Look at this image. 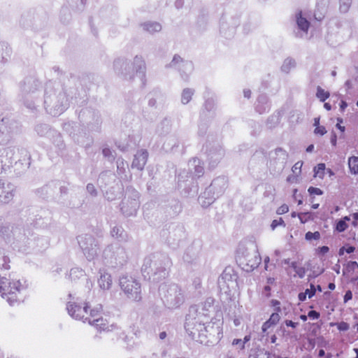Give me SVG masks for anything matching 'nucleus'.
I'll use <instances>...</instances> for the list:
<instances>
[{
    "label": "nucleus",
    "instance_id": "obj_1",
    "mask_svg": "<svg viewBox=\"0 0 358 358\" xmlns=\"http://www.w3.org/2000/svg\"><path fill=\"white\" fill-rule=\"evenodd\" d=\"M25 289L24 283L15 276L0 277V294L10 305L19 301V296Z\"/></svg>",
    "mask_w": 358,
    "mask_h": 358
},
{
    "label": "nucleus",
    "instance_id": "obj_2",
    "mask_svg": "<svg viewBox=\"0 0 358 358\" xmlns=\"http://www.w3.org/2000/svg\"><path fill=\"white\" fill-rule=\"evenodd\" d=\"M121 289L128 298L139 301L141 299V285L131 276H123L120 280Z\"/></svg>",
    "mask_w": 358,
    "mask_h": 358
},
{
    "label": "nucleus",
    "instance_id": "obj_3",
    "mask_svg": "<svg viewBox=\"0 0 358 358\" xmlns=\"http://www.w3.org/2000/svg\"><path fill=\"white\" fill-rule=\"evenodd\" d=\"M88 308H90L88 301L77 299L76 301H69L66 308L72 318L84 322V320L88 318L89 315L86 313V309ZM90 318L89 317V319Z\"/></svg>",
    "mask_w": 358,
    "mask_h": 358
},
{
    "label": "nucleus",
    "instance_id": "obj_4",
    "mask_svg": "<svg viewBox=\"0 0 358 358\" xmlns=\"http://www.w3.org/2000/svg\"><path fill=\"white\" fill-rule=\"evenodd\" d=\"M103 313H100L99 316L93 320H91L88 323L94 327H95L99 331H109L110 325L106 319L103 317Z\"/></svg>",
    "mask_w": 358,
    "mask_h": 358
},
{
    "label": "nucleus",
    "instance_id": "obj_5",
    "mask_svg": "<svg viewBox=\"0 0 358 358\" xmlns=\"http://www.w3.org/2000/svg\"><path fill=\"white\" fill-rule=\"evenodd\" d=\"M88 305L90 308L86 309V313L89 315L87 317H91L90 319H85L84 322H89L91 320H93V318L99 316L100 313H103V306L100 303L97 304H93L90 301H88Z\"/></svg>",
    "mask_w": 358,
    "mask_h": 358
},
{
    "label": "nucleus",
    "instance_id": "obj_6",
    "mask_svg": "<svg viewBox=\"0 0 358 358\" xmlns=\"http://www.w3.org/2000/svg\"><path fill=\"white\" fill-rule=\"evenodd\" d=\"M148 157V154L146 150H141L135 155L132 162V167L142 170L147 162Z\"/></svg>",
    "mask_w": 358,
    "mask_h": 358
},
{
    "label": "nucleus",
    "instance_id": "obj_7",
    "mask_svg": "<svg viewBox=\"0 0 358 358\" xmlns=\"http://www.w3.org/2000/svg\"><path fill=\"white\" fill-rule=\"evenodd\" d=\"M280 319L279 313H272L269 319L263 324L262 331L266 332L268 329L276 325L280 321Z\"/></svg>",
    "mask_w": 358,
    "mask_h": 358
},
{
    "label": "nucleus",
    "instance_id": "obj_8",
    "mask_svg": "<svg viewBox=\"0 0 358 358\" xmlns=\"http://www.w3.org/2000/svg\"><path fill=\"white\" fill-rule=\"evenodd\" d=\"M296 23L300 29L305 32L308 31L310 27V22L305 17H302L301 11L296 15Z\"/></svg>",
    "mask_w": 358,
    "mask_h": 358
},
{
    "label": "nucleus",
    "instance_id": "obj_9",
    "mask_svg": "<svg viewBox=\"0 0 358 358\" xmlns=\"http://www.w3.org/2000/svg\"><path fill=\"white\" fill-rule=\"evenodd\" d=\"M351 220L350 217L345 216L342 219L339 220L336 224V230L338 232H343L347 229L348 227V224H347L348 221Z\"/></svg>",
    "mask_w": 358,
    "mask_h": 358
},
{
    "label": "nucleus",
    "instance_id": "obj_10",
    "mask_svg": "<svg viewBox=\"0 0 358 358\" xmlns=\"http://www.w3.org/2000/svg\"><path fill=\"white\" fill-rule=\"evenodd\" d=\"M348 166L352 173L358 174V157H350L348 159Z\"/></svg>",
    "mask_w": 358,
    "mask_h": 358
},
{
    "label": "nucleus",
    "instance_id": "obj_11",
    "mask_svg": "<svg viewBox=\"0 0 358 358\" xmlns=\"http://www.w3.org/2000/svg\"><path fill=\"white\" fill-rule=\"evenodd\" d=\"M326 166L324 163L318 164L314 168V176L317 177L319 178H324L325 174Z\"/></svg>",
    "mask_w": 358,
    "mask_h": 358
},
{
    "label": "nucleus",
    "instance_id": "obj_12",
    "mask_svg": "<svg viewBox=\"0 0 358 358\" xmlns=\"http://www.w3.org/2000/svg\"><path fill=\"white\" fill-rule=\"evenodd\" d=\"M316 95L317 97L322 102L327 100L330 96L328 92L325 91L320 87H317Z\"/></svg>",
    "mask_w": 358,
    "mask_h": 358
},
{
    "label": "nucleus",
    "instance_id": "obj_13",
    "mask_svg": "<svg viewBox=\"0 0 358 358\" xmlns=\"http://www.w3.org/2000/svg\"><path fill=\"white\" fill-rule=\"evenodd\" d=\"M192 94H193V92L191 90H189V89L184 90L182 92V96H181V101H182V103H184V104L187 103L190 101Z\"/></svg>",
    "mask_w": 358,
    "mask_h": 358
},
{
    "label": "nucleus",
    "instance_id": "obj_14",
    "mask_svg": "<svg viewBox=\"0 0 358 358\" xmlns=\"http://www.w3.org/2000/svg\"><path fill=\"white\" fill-rule=\"evenodd\" d=\"M297 217H299L300 222L303 224L308 222L310 220H313V215L310 212L299 213L297 214Z\"/></svg>",
    "mask_w": 358,
    "mask_h": 358
},
{
    "label": "nucleus",
    "instance_id": "obj_15",
    "mask_svg": "<svg viewBox=\"0 0 358 358\" xmlns=\"http://www.w3.org/2000/svg\"><path fill=\"white\" fill-rule=\"evenodd\" d=\"M291 266L300 278H303L305 275L306 270L303 267L298 266L297 263L295 262H292Z\"/></svg>",
    "mask_w": 358,
    "mask_h": 358
},
{
    "label": "nucleus",
    "instance_id": "obj_16",
    "mask_svg": "<svg viewBox=\"0 0 358 358\" xmlns=\"http://www.w3.org/2000/svg\"><path fill=\"white\" fill-rule=\"evenodd\" d=\"M10 259L6 256L0 257V268L8 270L10 268Z\"/></svg>",
    "mask_w": 358,
    "mask_h": 358
},
{
    "label": "nucleus",
    "instance_id": "obj_17",
    "mask_svg": "<svg viewBox=\"0 0 358 358\" xmlns=\"http://www.w3.org/2000/svg\"><path fill=\"white\" fill-rule=\"evenodd\" d=\"M330 326L331 327L336 326L338 329L339 331H347L350 328L349 324L345 322H338V323L331 322Z\"/></svg>",
    "mask_w": 358,
    "mask_h": 358
},
{
    "label": "nucleus",
    "instance_id": "obj_18",
    "mask_svg": "<svg viewBox=\"0 0 358 358\" xmlns=\"http://www.w3.org/2000/svg\"><path fill=\"white\" fill-rule=\"evenodd\" d=\"M305 238L307 241L319 240L320 238V233L319 231H308L305 235Z\"/></svg>",
    "mask_w": 358,
    "mask_h": 358
},
{
    "label": "nucleus",
    "instance_id": "obj_19",
    "mask_svg": "<svg viewBox=\"0 0 358 358\" xmlns=\"http://www.w3.org/2000/svg\"><path fill=\"white\" fill-rule=\"evenodd\" d=\"M308 192L310 196L315 195H322L323 194V191L318 187H310L308 189Z\"/></svg>",
    "mask_w": 358,
    "mask_h": 358
},
{
    "label": "nucleus",
    "instance_id": "obj_20",
    "mask_svg": "<svg viewBox=\"0 0 358 358\" xmlns=\"http://www.w3.org/2000/svg\"><path fill=\"white\" fill-rule=\"evenodd\" d=\"M278 226H285V222L282 217L278 220H273L271 224V227L274 230Z\"/></svg>",
    "mask_w": 358,
    "mask_h": 358
},
{
    "label": "nucleus",
    "instance_id": "obj_21",
    "mask_svg": "<svg viewBox=\"0 0 358 358\" xmlns=\"http://www.w3.org/2000/svg\"><path fill=\"white\" fill-rule=\"evenodd\" d=\"M288 211H289V206L287 204L284 203L278 208V209L276 210V213L278 215H282V214L287 213Z\"/></svg>",
    "mask_w": 358,
    "mask_h": 358
},
{
    "label": "nucleus",
    "instance_id": "obj_22",
    "mask_svg": "<svg viewBox=\"0 0 358 358\" xmlns=\"http://www.w3.org/2000/svg\"><path fill=\"white\" fill-rule=\"evenodd\" d=\"M314 133L316 135L323 136L327 133V130L324 126H317L315 128Z\"/></svg>",
    "mask_w": 358,
    "mask_h": 358
},
{
    "label": "nucleus",
    "instance_id": "obj_23",
    "mask_svg": "<svg viewBox=\"0 0 358 358\" xmlns=\"http://www.w3.org/2000/svg\"><path fill=\"white\" fill-rule=\"evenodd\" d=\"M355 247H353V246H349V247H348L347 248H345L344 247H342V248L340 249V250H339V255H343V254L344 250H345L347 253L350 254V253L353 252L355 251Z\"/></svg>",
    "mask_w": 358,
    "mask_h": 358
},
{
    "label": "nucleus",
    "instance_id": "obj_24",
    "mask_svg": "<svg viewBox=\"0 0 358 358\" xmlns=\"http://www.w3.org/2000/svg\"><path fill=\"white\" fill-rule=\"evenodd\" d=\"M350 217L351 219H352V224L355 227H358V213H354Z\"/></svg>",
    "mask_w": 358,
    "mask_h": 358
},
{
    "label": "nucleus",
    "instance_id": "obj_25",
    "mask_svg": "<svg viewBox=\"0 0 358 358\" xmlns=\"http://www.w3.org/2000/svg\"><path fill=\"white\" fill-rule=\"evenodd\" d=\"M315 292L316 290L315 286L313 285H311L310 289H307L305 292L306 293V295H308L309 298H311L315 294Z\"/></svg>",
    "mask_w": 358,
    "mask_h": 358
},
{
    "label": "nucleus",
    "instance_id": "obj_26",
    "mask_svg": "<svg viewBox=\"0 0 358 358\" xmlns=\"http://www.w3.org/2000/svg\"><path fill=\"white\" fill-rule=\"evenodd\" d=\"M308 316L313 320H317L320 317V315L315 310H310L308 313Z\"/></svg>",
    "mask_w": 358,
    "mask_h": 358
},
{
    "label": "nucleus",
    "instance_id": "obj_27",
    "mask_svg": "<svg viewBox=\"0 0 358 358\" xmlns=\"http://www.w3.org/2000/svg\"><path fill=\"white\" fill-rule=\"evenodd\" d=\"M302 165H303V162H297L296 163L294 164V165L292 166V171L294 173H295L296 171V170H299V173L301 172V167H302Z\"/></svg>",
    "mask_w": 358,
    "mask_h": 358
},
{
    "label": "nucleus",
    "instance_id": "obj_28",
    "mask_svg": "<svg viewBox=\"0 0 358 358\" xmlns=\"http://www.w3.org/2000/svg\"><path fill=\"white\" fill-rule=\"evenodd\" d=\"M347 267L350 270L355 271V269H358V264L356 262H350L348 263Z\"/></svg>",
    "mask_w": 358,
    "mask_h": 358
},
{
    "label": "nucleus",
    "instance_id": "obj_29",
    "mask_svg": "<svg viewBox=\"0 0 358 358\" xmlns=\"http://www.w3.org/2000/svg\"><path fill=\"white\" fill-rule=\"evenodd\" d=\"M318 254L324 255L329 251V248L327 246H322L317 250Z\"/></svg>",
    "mask_w": 358,
    "mask_h": 358
},
{
    "label": "nucleus",
    "instance_id": "obj_30",
    "mask_svg": "<svg viewBox=\"0 0 358 358\" xmlns=\"http://www.w3.org/2000/svg\"><path fill=\"white\" fill-rule=\"evenodd\" d=\"M352 299V293L350 290H348L345 292L344 295V303L348 302V301Z\"/></svg>",
    "mask_w": 358,
    "mask_h": 358
},
{
    "label": "nucleus",
    "instance_id": "obj_31",
    "mask_svg": "<svg viewBox=\"0 0 358 358\" xmlns=\"http://www.w3.org/2000/svg\"><path fill=\"white\" fill-rule=\"evenodd\" d=\"M271 304L273 306L276 307V313H280L281 311V308L280 307V302L278 300L273 299L271 301Z\"/></svg>",
    "mask_w": 358,
    "mask_h": 358
},
{
    "label": "nucleus",
    "instance_id": "obj_32",
    "mask_svg": "<svg viewBox=\"0 0 358 358\" xmlns=\"http://www.w3.org/2000/svg\"><path fill=\"white\" fill-rule=\"evenodd\" d=\"M285 323L287 327H291L292 328H296L299 324L298 322H294L292 320H285Z\"/></svg>",
    "mask_w": 358,
    "mask_h": 358
},
{
    "label": "nucleus",
    "instance_id": "obj_33",
    "mask_svg": "<svg viewBox=\"0 0 358 358\" xmlns=\"http://www.w3.org/2000/svg\"><path fill=\"white\" fill-rule=\"evenodd\" d=\"M102 153L106 157H109L112 155V152L108 148H104L102 150Z\"/></svg>",
    "mask_w": 358,
    "mask_h": 358
},
{
    "label": "nucleus",
    "instance_id": "obj_34",
    "mask_svg": "<svg viewBox=\"0 0 358 358\" xmlns=\"http://www.w3.org/2000/svg\"><path fill=\"white\" fill-rule=\"evenodd\" d=\"M306 293L304 292V293H300L299 294V299L301 301H303L306 300Z\"/></svg>",
    "mask_w": 358,
    "mask_h": 358
},
{
    "label": "nucleus",
    "instance_id": "obj_35",
    "mask_svg": "<svg viewBox=\"0 0 358 358\" xmlns=\"http://www.w3.org/2000/svg\"><path fill=\"white\" fill-rule=\"evenodd\" d=\"M336 127L341 131V132H344L345 131V127L344 126H342L341 124H339V123H337L336 124Z\"/></svg>",
    "mask_w": 358,
    "mask_h": 358
},
{
    "label": "nucleus",
    "instance_id": "obj_36",
    "mask_svg": "<svg viewBox=\"0 0 358 358\" xmlns=\"http://www.w3.org/2000/svg\"><path fill=\"white\" fill-rule=\"evenodd\" d=\"M242 342L241 339H238V338H236L232 342V344L234 345H238V344H241Z\"/></svg>",
    "mask_w": 358,
    "mask_h": 358
},
{
    "label": "nucleus",
    "instance_id": "obj_37",
    "mask_svg": "<svg viewBox=\"0 0 358 358\" xmlns=\"http://www.w3.org/2000/svg\"><path fill=\"white\" fill-rule=\"evenodd\" d=\"M314 126L315 127L320 126V117H315L314 119Z\"/></svg>",
    "mask_w": 358,
    "mask_h": 358
},
{
    "label": "nucleus",
    "instance_id": "obj_38",
    "mask_svg": "<svg viewBox=\"0 0 358 358\" xmlns=\"http://www.w3.org/2000/svg\"><path fill=\"white\" fill-rule=\"evenodd\" d=\"M341 108L342 110H343L346 107H347V103L345 101H342L341 103Z\"/></svg>",
    "mask_w": 358,
    "mask_h": 358
},
{
    "label": "nucleus",
    "instance_id": "obj_39",
    "mask_svg": "<svg viewBox=\"0 0 358 358\" xmlns=\"http://www.w3.org/2000/svg\"><path fill=\"white\" fill-rule=\"evenodd\" d=\"M324 108H325L326 110H330L331 109V104H330V103H325L324 104Z\"/></svg>",
    "mask_w": 358,
    "mask_h": 358
},
{
    "label": "nucleus",
    "instance_id": "obj_40",
    "mask_svg": "<svg viewBox=\"0 0 358 358\" xmlns=\"http://www.w3.org/2000/svg\"><path fill=\"white\" fill-rule=\"evenodd\" d=\"M166 337V333L165 331H162L159 334V338L161 339H164Z\"/></svg>",
    "mask_w": 358,
    "mask_h": 358
},
{
    "label": "nucleus",
    "instance_id": "obj_41",
    "mask_svg": "<svg viewBox=\"0 0 358 358\" xmlns=\"http://www.w3.org/2000/svg\"><path fill=\"white\" fill-rule=\"evenodd\" d=\"M329 289L334 290L336 287L334 283H329L328 285Z\"/></svg>",
    "mask_w": 358,
    "mask_h": 358
},
{
    "label": "nucleus",
    "instance_id": "obj_42",
    "mask_svg": "<svg viewBox=\"0 0 358 358\" xmlns=\"http://www.w3.org/2000/svg\"><path fill=\"white\" fill-rule=\"evenodd\" d=\"M307 317H308V316H307V315H300V319H301V320H303V322H306V321L307 320Z\"/></svg>",
    "mask_w": 358,
    "mask_h": 358
},
{
    "label": "nucleus",
    "instance_id": "obj_43",
    "mask_svg": "<svg viewBox=\"0 0 358 358\" xmlns=\"http://www.w3.org/2000/svg\"><path fill=\"white\" fill-rule=\"evenodd\" d=\"M314 148V145H310L307 149H306V151L307 152H311Z\"/></svg>",
    "mask_w": 358,
    "mask_h": 358
},
{
    "label": "nucleus",
    "instance_id": "obj_44",
    "mask_svg": "<svg viewBox=\"0 0 358 358\" xmlns=\"http://www.w3.org/2000/svg\"><path fill=\"white\" fill-rule=\"evenodd\" d=\"M6 197L9 199H12L13 197V194L12 192H8Z\"/></svg>",
    "mask_w": 358,
    "mask_h": 358
},
{
    "label": "nucleus",
    "instance_id": "obj_45",
    "mask_svg": "<svg viewBox=\"0 0 358 358\" xmlns=\"http://www.w3.org/2000/svg\"><path fill=\"white\" fill-rule=\"evenodd\" d=\"M250 340V336H245V338H244V342L243 343H247L248 341H249Z\"/></svg>",
    "mask_w": 358,
    "mask_h": 358
},
{
    "label": "nucleus",
    "instance_id": "obj_46",
    "mask_svg": "<svg viewBox=\"0 0 358 358\" xmlns=\"http://www.w3.org/2000/svg\"><path fill=\"white\" fill-rule=\"evenodd\" d=\"M319 207V203H315L312 205V208L317 209Z\"/></svg>",
    "mask_w": 358,
    "mask_h": 358
},
{
    "label": "nucleus",
    "instance_id": "obj_47",
    "mask_svg": "<svg viewBox=\"0 0 358 358\" xmlns=\"http://www.w3.org/2000/svg\"><path fill=\"white\" fill-rule=\"evenodd\" d=\"M324 355V351L323 350H320L319 351V356H320V357H322V356H323Z\"/></svg>",
    "mask_w": 358,
    "mask_h": 358
},
{
    "label": "nucleus",
    "instance_id": "obj_48",
    "mask_svg": "<svg viewBox=\"0 0 358 358\" xmlns=\"http://www.w3.org/2000/svg\"><path fill=\"white\" fill-rule=\"evenodd\" d=\"M337 123H339V124L343 123V119L341 117L337 118Z\"/></svg>",
    "mask_w": 358,
    "mask_h": 358
},
{
    "label": "nucleus",
    "instance_id": "obj_49",
    "mask_svg": "<svg viewBox=\"0 0 358 358\" xmlns=\"http://www.w3.org/2000/svg\"><path fill=\"white\" fill-rule=\"evenodd\" d=\"M328 172H329V173L330 175H334V173H333V171H332L331 169H329V170H328Z\"/></svg>",
    "mask_w": 358,
    "mask_h": 358
},
{
    "label": "nucleus",
    "instance_id": "obj_50",
    "mask_svg": "<svg viewBox=\"0 0 358 358\" xmlns=\"http://www.w3.org/2000/svg\"><path fill=\"white\" fill-rule=\"evenodd\" d=\"M355 352H356V353H357V357H356V358H358V349H355Z\"/></svg>",
    "mask_w": 358,
    "mask_h": 358
},
{
    "label": "nucleus",
    "instance_id": "obj_51",
    "mask_svg": "<svg viewBox=\"0 0 358 358\" xmlns=\"http://www.w3.org/2000/svg\"><path fill=\"white\" fill-rule=\"evenodd\" d=\"M295 216H296V213H294H294H292V217H294Z\"/></svg>",
    "mask_w": 358,
    "mask_h": 358
},
{
    "label": "nucleus",
    "instance_id": "obj_52",
    "mask_svg": "<svg viewBox=\"0 0 358 358\" xmlns=\"http://www.w3.org/2000/svg\"><path fill=\"white\" fill-rule=\"evenodd\" d=\"M275 341V338L274 337V338H272V343H274Z\"/></svg>",
    "mask_w": 358,
    "mask_h": 358
},
{
    "label": "nucleus",
    "instance_id": "obj_53",
    "mask_svg": "<svg viewBox=\"0 0 358 358\" xmlns=\"http://www.w3.org/2000/svg\"><path fill=\"white\" fill-rule=\"evenodd\" d=\"M245 96L250 97V95L248 94V93L245 92Z\"/></svg>",
    "mask_w": 358,
    "mask_h": 358
},
{
    "label": "nucleus",
    "instance_id": "obj_54",
    "mask_svg": "<svg viewBox=\"0 0 358 358\" xmlns=\"http://www.w3.org/2000/svg\"><path fill=\"white\" fill-rule=\"evenodd\" d=\"M245 96L250 97V95L248 94V93L245 92Z\"/></svg>",
    "mask_w": 358,
    "mask_h": 358
},
{
    "label": "nucleus",
    "instance_id": "obj_55",
    "mask_svg": "<svg viewBox=\"0 0 358 358\" xmlns=\"http://www.w3.org/2000/svg\"><path fill=\"white\" fill-rule=\"evenodd\" d=\"M265 288H266V290L270 289L269 287H266Z\"/></svg>",
    "mask_w": 358,
    "mask_h": 358
},
{
    "label": "nucleus",
    "instance_id": "obj_56",
    "mask_svg": "<svg viewBox=\"0 0 358 358\" xmlns=\"http://www.w3.org/2000/svg\"><path fill=\"white\" fill-rule=\"evenodd\" d=\"M348 6L347 5L345 7V9L347 10L348 8Z\"/></svg>",
    "mask_w": 358,
    "mask_h": 358
},
{
    "label": "nucleus",
    "instance_id": "obj_57",
    "mask_svg": "<svg viewBox=\"0 0 358 358\" xmlns=\"http://www.w3.org/2000/svg\"><path fill=\"white\" fill-rule=\"evenodd\" d=\"M269 260L268 257H267V259H265V262H268Z\"/></svg>",
    "mask_w": 358,
    "mask_h": 358
},
{
    "label": "nucleus",
    "instance_id": "obj_58",
    "mask_svg": "<svg viewBox=\"0 0 358 358\" xmlns=\"http://www.w3.org/2000/svg\"><path fill=\"white\" fill-rule=\"evenodd\" d=\"M287 181H290V178H287Z\"/></svg>",
    "mask_w": 358,
    "mask_h": 358
},
{
    "label": "nucleus",
    "instance_id": "obj_59",
    "mask_svg": "<svg viewBox=\"0 0 358 358\" xmlns=\"http://www.w3.org/2000/svg\"><path fill=\"white\" fill-rule=\"evenodd\" d=\"M357 106H358V101H357Z\"/></svg>",
    "mask_w": 358,
    "mask_h": 358
}]
</instances>
